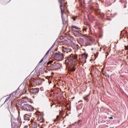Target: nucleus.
Segmentation results:
<instances>
[{"mask_svg": "<svg viewBox=\"0 0 128 128\" xmlns=\"http://www.w3.org/2000/svg\"><path fill=\"white\" fill-rule=\"evenodd\" d=\"M52 60H50L47 63V70H58L62 68V64L58 62H54Z\"/></svg>", "mask_w": 128, "mask_h": 128, "instance_id": "f257e3e1", "label": "nucleus"}, {"mask_svg": "<svg viewBox=\"0 0 128 128\" xmlns=\"http://www.w3.org/2000/svg\"><path fill=\"white\" fill-rule=\"evenodd\" d=\"M76 58H78V55L72 54L68 56V59L65 60V64L66 66H72V62L76 60Z\"/></svg>", "mask_w": 128, "mask_h": 128, "instance_id": "f03ea898", "label": "nucleus"}, {"mask_svg": "<svg viewBox=\"0 0 128 128\" xmlns=\"http://www.w3.org/2000/svg\"><path fill=\"white\" fill-rule=\"evenodd\" d=\"M54 58L56 60L60 61L62 60V59L64 58V54L58 52L54 54Z\"/></svg>", "mask_w": 128, "mask_h": 128, "instance_id": "7ed1b4c3", "label": "nucleus"}, {"mask_svg": "<svg viewBox=\"0 0 128 128\" xmlns=\"http://www.w3.org/2000/svg\"><path fill=\"white\" fill-rule=\"evenodd\" d=\"M38 116L37 120H38V122H40V120H42L40 122H44V116H42V115L40 114V112H35V114L34 115V116Z\"/></svg>", "mask_w": 128, "mask_h": 128, "instance_id": "20e7f679", "label": "nucleus"}, {"mask_svg": "<svg viewBox=\"0 0 128 128\" xmlns=\"http://www.w3.org/2000/svg\"><path fill=\"white\" fill-rule=\"evenodd\" d=\"M64 0H58V2L60 4V8L61 10L62 16H63L64 14V10H62V8L64 6Z\"/></svg>", "mask_w": 128, "mask_h": 128, "instance_id": "39448f33", "label": "nucleus"}, {"mask_svg": "<svg viewBox=\"0 0 128 128\" xmlns=\"http://www.w3.org/2000/svg\"><path fill=\"white\" fill-rule=\"evenodd\" d=\"M62 24H64V26L68 24V16L66 17H64V16H62Z\"/></svg>", "mask_w": 128, "mask_h": 128, "instance_id": "423d86ee", "label": "nucleus"}, {"mask_svg": "<svg viewBox=\"0 0 128 128\" xmlns=\"http://www.w3.org/2000/svg\"><path fill=\"white\" fill-rule=\"evenodd\" d=\"M62 52H66V54H68V52H71L72 49L68 48H65L62 50Z\"/></svg>", "mask_w": 128, "mask_h": 128, "instance_id": "0eeeda50", "label": "nucleus"}, {"mask_svg": "<svg viewBox=\"0 0 128 128\" xmlns=\"http://www.w3.org/2000/svg\"><path fill=\"white\" fill-rule=\"evenodd\" d=\"M40 92V89L38 88H36L32 89V94H37Z\"/></svg>", "mask_w": 128, "mask_h": 128, "instance_id": "6e6552de", "label": "nucleus"}, {"mask_svg": "<svg viewBox=\"0 0 128 128\" xmlns=\"http://www.w3.org/2000/svg\"><path fill=\"white\" fill-rule=\"evenodd\" d=\"M26 106H27L26 108H28V112H30L31 110H32V105L26 104Z\"/></svg>", "mask_w": 128, "mask_h": 128, "instance_id": "1a4fd4ad", "label": "nucleus"}, {"mask_svg": "<svg viewBox=\"0 0 128 128\" xmlns=\"http://www.w3.org/2000/svg\"><path fill=\"white\" fill-rule=\"evenodd\" d=\"M71 28H72V32H74V30H74V29L75 30H80V28L78 26H71Z\"/></svg>", "mask_w": 128, "mask_h": 128, "instance_id": "9d476101", "label": "nucleus"}, {"mask_svg": "<svg viewBox=\"0 0 128 128\" xmlns=\"http://www.w3.org/2000/svg\"><path fill=\"white\" fill-rule=\"evenodd\" d=\"M120 2L123 4L124 8H126V0H120Z\"/></svg>", "mask_w": 128, "mask_h": 128, "instance_id": "9b49d317", "label": "nucleus"}, {"mask_svg": "<svg viewBox=\"0 0 128 128\" xmlns=\"http://www.w3.org/2000/svg\"><path fill=\"white\" fill-rule=\"evenodd\" d=\"M28 108V106H26V104H24L23 106H21V108L23 110H27L28 108Z\"/></svg>", "mask_w": 128, "mask_h": 128, "instance_id": "f8f14e48", "label": "nucleus"}, {"mask_svg": "<svg viewBox=\"0 0 128 128\" xmlns=\"http://www.w3.org/2000/svg\"><path fill=\"white\" fill-rule=\"evenodd\" d=\"M73 34L75 36H80V32L78 30L73 31Z\"/></svg>", "mask_w": 128, "mask_h": 128, "instance_id": "ddd939ff", "label": "nucleus"}, {"mask_svg": "<svg viewBox=\"0 0 128 128\" xmlns=\"http://www.w3.org/2000/svg\"><path fill=\"white\" fill-rule=\"evenodd\" d=\"M24 120H30V117H28V115L26 114L24 115Z\"/></svg>", "mask_w": 128, "mask_h": 128, "instance_id": "4468645a", "label": "nucleus"}, {"mask_svg": "<svg viewBox=\"0 0 128 128\" xmlns=\"http://www.w3.org/2000/svg\"><path fill=\"white\" fill-rule=\"evenodd\" d=\"M82 58L83 60H86V58H88V55L86 54H82Z\"/></svg>", "mask_w": 128, "mask_h": 128, "instance_id": "2eb2a0df", "label": "nucleus"}, {"mask_svg": "<svg viewBox=\"0 0 128 128\" xmlns=\"http://www.w3.org/2000/svg\"><path fill=\"white\" fill-rule=\"evenodd\" d=\"M90 94H89L83 98L84 100H86V102H88V97L90 96Z\"/></svg>", "mask_w": 128, "mask_h": 128, "instance_id": "dca6fc26", "label": "nucleus"}, {"mask_svg": "<svg viewBox=\"0 0 128 128\" xmlns=\"http://www.w3.org/2000/svg\"><path fill=\"white\" fill-rule=\"evenodd\" d=\"M17 120L18 122V128H20V125L22 124V120L20 118H18Z\"/></svg>", "mask_w": 128, "mask_h": 128, "instance_id": "f3484780", "label": "nucleus"}, {"mask_svg": "<svg viewBox=\"0 0 128 128\" xmlns=\"http://www.w3.org/2000/svg\"><path fill=\"white\" fill-rule=\"evenodd\" d=\"M33 128H38V123H36V122H34L33 121Z\"/></svg>", "mask_w": 128, "mask_h": 128, "instance_id": "a211bd4d", "label": "nucleus"}, {"mask_svg": "<svg viewBox=\"0 0 128 128\" xmlns=\"http://www.w3.org/2000/svg\"><path fill=\"white\" fill-rule=\"evenodd\" d=\"M60 120V116H57L56 118L54 120V122H58Z\"/></svg>", "mask_w": 128, "mask_h": 128, "instance_id": "6ab92c4d", "label": "nucleus"}, {"mask_svg": "<svg viewBox=\"0 0 128 128\" xmlns=\"http://www.w3.org/2000/svg\"><path fill=\"white\" fill-rule=\"evenodd\" d=\"M69 70H70V72H76V68H70L69 69Z\"/></svg>", "mask_w": 128, "mask_h": 128, "instance_id": "aec40b11", "label": "nucleus"}, {"mask_svg": "<svg viewBox=\"0 0 128 128\" xmlns=\"http://www.w3.org/2000/svg\"><path fill=\"white\" fill-rule=\"evenodd\" d=\"M33 82H35L36 84H38V82H36V78H32Z\"/></svg>", "mask_w": 128, "mask_h": 128, "instance_id": "412c9836", "label": "nucleus"}, {"mask_svg": "<svg viewBox=\"0 0 128 128\" xmlns=\"http://www.w3.org/2000/svg\"><path fill=\"white\" fill-rule=\"evenodd\" d=\"M77 18H78L77 16H73V17H72V19L73 20H74V22H76V20Z\"/></svg>", "mask_w": 128, "mask_h": 128, "instance_id": "4be33fe9", "label": "nucleus"}, {"mask_svg": "<svg viewBox=\"0 0 128 128\" xmlns=\"http://www.w3.org/2000/svg\"><path fill=\"white\" fill-rule=\"evenodd\" d=\"M46 58V56H44L39 62V64H42V62H44V58Z\"/></svg>", "mask_w": 128, "mask_h": 128, "instance_id": "5701e85b", "label": "nucleus"}, {"mask_svg": "<svg viewBox=\"0 0 128 128\" xmlns=\"http://www.w3.org/2000/svg\"><path fill=\"white\" fill-rule=\"evenodd\" d=\"M10 98V96H8V97L6 98L5 102H8V100H9Z\"/></svg>", "mask_w": 128, "mask_h": 128, "instance_id": "b1692460", "label": "nucleus"}, {"mask_svg": "<svg viewBox=\"0 0 128 128\" xmlns=\"http://www.w3.org/2000/svg\"><path fill=\"white\" fill-rule=\"evenodd\" d=\"M28 102H30L31 104L32 103V100L31 99H28Z\"/></svg>", "mask_w": 128, "mask_h": 128, "instance_id": "393cba45", "label": "nucleus"}, {"mask_svg": "<svg viewBox=\"0 0 128 128\" xmlns=\"http://www.w3.org/2000/svg\"><path fill=\"white\" fill-rule=\"evenodd\" d=\"M50 53V50H48L47 52L46 53V54H45L44 56L46 57V56H48V54Z\"/></svg>", "mask_w": 128, "mask_h": 128, "instance_id": "a878e982", "label": "nucleus"}, {"mask_svg": "<svg viewBox=\"0 0 128 128\" xmlns=\"http://www.w3.org/2000/svg\"><path fill=\"white\" fill-rule=\"evenodd\" d=\"M82 40H84V39L82 38H80L79 40H78V42H82Z\"/></svg>", "mask_w": 128, "mask_h": 128, "instance_id": "bb28decb", "label": "nucleus"}, {"mask_svg": "<svg viewBox=\"0 0 128 128\" xmlns=\"http://www.w3.org/2000/svg\"><path fill=\"white\" fill-rule=\"evenodd\" d=\"M86 30H88V28H86L82 29V30L84 31L86 30Z\"/></svg>", "mask_w": 128, "mask_h": 128, "instance_id": "cd10ccee", "label": "nucleus"}, {"mask_svg": "<svg viewBox=\"0 0 128 128\" xmlns=\"http://www.w3.org/2000/svg\"><path fill=\"white\" fill-rule=\"evenodd\" d=\"M108 118H110V120H112L114 118L112 117H108Z\"/></svg>", "mask_w": 128, "mask_h": 128, "instance_id": "c85d7f7f", "label": "nucleus"}, {"mask_svg": "<svg viewBox=\"0 0 128 128\" xmlns=\"http://www.w3.org/2000/svg\"><path fill=\"white\" fill-rule=\"evenodd\" d=\"M90 8H91V10H94V7H92V6H91Z\"/></svg>", "mask_w": 128, "mask_h": 128, "instance_id": "c756f323", "label": "nucleus"}, {"mask_svg": "<svg viewBox=\"0 0 128 128\" xmlns=\"http://www.w3.org/2000/svg\"><path fill=\"white\" fill-rule=\"evenodd\" d=\"M125 48H126V50H128V46H126Z\"/></svg>", "mask_w": 128, "mask_h": 128, "instance_id": "7c9ffc66", "label": "nucleus"}, {"mask_svg": "<svg viewBox=\"0 0 128 128\" xmlns=\"http://www.w3.org/2000/svg\"><path fill=\"white\" fill-rule=\"evenodd\" d=\"M24 128H28V126H24Z\"/></svg>", "mask_w": 128, "mask_h": 128, "instance_id": "2f4dec72", "label": "nucleus"}, {"mask_svg": "<svg viewBox=\"0 0 128 128\" xmlns=\"http://www.w3.org/2000/svg\"><path fill=\"white\" fill-rule=\"evenodd\" d=\"M45 72H46V74H48V70H45Z\"/></svg>", "mask_w": 128, "mask_h": 128, "instance_id": "473e14b6", "label": "nucleus"}, {"mask_svg": "<svg viewBox=\"0 0 128 128\" xmlns=\"http://www.w3.org/2000/svg\"><path fill=\"white\" fill-rule=\"evenodd\" d=\"M38 126H40V124H38Z\"/></svg>", "mask_w": 128, "mask_h": 128, "instance_id": "72a5a7b5", "label": "nucleus"}, {"mask_svg": "<svg viewBox=\"0 0 128 128\" xmlns=\"http://www.w3.org/2000/svg\"><path fill=\"white\" fill-rule=\"evenodd\" d=\"M30 92H32V91L30 90Z\"/></svg>", "mask_w": 128, "mask_h": 128, "instance_id": "f704fd0d", "label": "nucleus"}, {"mask_svg": "<svg viewBox=\"0 0 128 128\" xmlns=\"http://www.w3.org/2000/svg\"><path fill=\"white\" fill-rule=\"evenodd\" d=\"M79 42V44H80V42Z\"/></svg>", "mask_w": 128, "mask_h": 128, "instance_id": "c9c22d12", "label": "nucleus"}, {"mask_svg": "<svg viewBox=\"0 0 128 128\" xmlns=\"http://www.w3.org/2000/svg\"><path fill=\"white\" fill-rule=\"evenodd\" d=\"M79 42V44H80V42Z\"/></svg>", "mask_w": 128, "mask_h": 128, "instance_id": "e433bc0d", "label": "nucleus"}, {"mask_svg": "<svg viewBox=\"0 0 128 128\" xmlns=\"http://www.w3.org/2000/svg\"><path fill=\"white\" fill-rule=\"evenodd\" d=\"M41 128H44L43 127H42Z\"/></svg>", "mask_w": 128, "mask_h": 128, "instance_id": "4c0bfd02", "label": "nucleus"}]
</instances>
